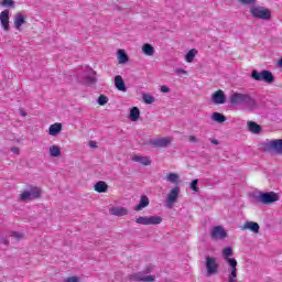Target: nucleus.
Returning a JSON list of instances; mask_svg holds the SVG:
<instances>
[{"label":"nucleus","instance_id":"473e14b6","mask_svg":"<svg viewBox=\"0 0 282 282\" xmlns=\"http://www.w3.org/2000/svg\"><path fill=\"white\" fill-rule=\"evenodd\" d=\"M142 98H143V102H145V105H153V102H155V97L151 96L149 94H143Z\"/></svg>","mask_w":282,"mask_h":282},{"label":"nucleus","instance_id":"a19ab883","mask_svg":"<svg viewBox=\"0 0 282 282\" xmlns=\"http://www.w3.org/2000/svg\"><path fill=\"white\" fill-rule=\"evenodd\" d=\"M188 141H189V142H194V143L199 142V140H198L195 135H189V137H188Z\"/></svg>","mask_w":282,"mask_h":282},{"label":"nucleus","instance_id":"2f4dec72","mask_svg":"<svg viewBox=\"0 0 282 282\" xmlns=\"http://www.w3.org/2000/svg\"><path fill=\"white\" fill-rule=\"evenodd\" d=\"M29 193L31 195V199H39V197H41V189H39V187H32Z\"/></svg>","mask_w":282,"mask_h":282},{"label":"nucleus","instance_id":"72a5a7b5","mask_svg":"<svg viewBox=\"0 0 282 282\" xmlns=\"http://www.w3.org/2000/svg\"><path fill=\"white\" fill-rule=\"evenodd\" d=\"M98 105H100L101 107H105V105H107V102H109V98H107V96L105 95H100L97 99Z\"/></svg>","mask_w":282,"mask_h":282},{"label":"nucleus","instance_id":"2eb2a0df","mask_svg":"<svg viewBox=\"0 0 282 282\" xmlns=\"http://www.w3.org/2000/svg\"><path fill=\"white\" fill-rule=\"evenodd\" d=\"M212 101L214 105H224V102H226V95L223 90H217L212 95Z\"/></svg>","mask_w":282,"mask_h":282},{"label":"nucleus","instance_id":"ddd939ff","mask_svg":"<svg viewBox=\"0 0 282 282\" xmlns=\"http://www.w3.org/2000/svg\"><path fill=\"white\" fill-rule=\"evenodd\" d=\"M86 72L87 74L83 79L84 85H96V83H98V79L96 78V72L89 67H86Z\"/></svg>","mask_w":282,"mask_h":282},{"label":"nucleus","instance_id":"c03bdc74","mask_svg":"<svg viewBox=\"0 0 282 282\" xmlns=\"http://www.w3.org/2000/svg\"><path fill=\"white\" fill-rule=\"evenodd\" d=\"M11 153L19 154V148H11Z\"/></svg>","mask_w":282,"mask_h":282},{"label":"nucleus","instance_id":"412c9836","mask_svg":"<svg viewBox=\"0 0 282 282\" xmlns=\"http://www.w3.org/2000/svg\"><path fill=\"white\" fill-rule=\"evenodd\" d=\"M132 162H139V164H143V166H151V159H149V156L134 155L132 156Z\"/></svg>","mask_w":282,"mask_h":282},{"label":"nucleus","instance_id":"49530a36","mask_svg":"<svg viewBox=\"0 0 282 282\" xmlns=\"http://www.w3.org/2000/svg\"><path fill=\"white\" fill-rule=\"evenodd\" d=\"M20 113H21V116H23V117L28 116V112H25V111H23V110H20Z\"/></svg>","mask_w":282,"mask_h":282},{"label":"nucleus","instance_id":"393cba45","mask_svg":"<svg viewBox=\"0 0 282 282\" xmlns=\"http://www.w3.org/2000/svg\"><path fill=\"white\" fill-rule=\"evenodd\" d=\"M129 119L132 122H138V120H140V109L138 107L131 108Z\"/></svg>","mask_w":282,"mask_h":282},{"label":"nucleus","instance_id":"37998d69","mask_svg":"<svg viewBox=\"0 0 282 282\" xmlns=\"http://www.w3.org/2000/svg\"><path fill=\"white\" fill-rule=\"evenodd\" d=\"M89 147L91 148V149H97V144H96V142L95 141H90L89 142Z\"/></svg>","mask_w":282,"mask_h":282},{"label":"nucleus","instance_id":"f8f14e48","mask_svg":"<svg viewBox=\"0 0 282 282\" xmlns=\"http://www.w3.org/2000/svg\"><path fill=\"white\" fill-rule=\"evenodd\" d=\"M149 144H151V147H155L156 149H166V147L171 144V138L150 139Z\"/></svg>","mask_w":282,"mask_h":282},{"label":"nucleus","instance_id":"c756f323","mask_svg":"<svg viewBox=\"0 0 282 282\" xmlns=\"http://www.w3.org/2000/svg\"><path fill=\"white\" fill-rule=\"evenodd\" d=\"M118 61H119L120 65H122L129 61V56H127V52H124V50L118 51Z\"/></svg>","mask_w":282,"mask_h":282},{"label":"nucleus","instance_id":"20e7f679","mask_svg":"<svg viewBox=\"0 0 282 282\" xmlns=\"http://www.w3.org/2000/svg\"><path fill=\"white\" fill-rule=\"evenodd\" d=\"M254 199L260 204H274V202H279V194L274 192H260L253 195Z\"/></svg>","mask_w":282,"mask_h":282},{"label":"nucleus","instance_id":"ea45409f","mask_svg":"<svg viewBox=\"0 0 282 282\" xmlns=\"http://www.w3.org/2000/svg\"><path fill=\"white\" fill-rule=\"evenodd\" d=\"M161 91L162 94H169V91H171V88H169V86H161Z\"/></svg>","mask_w":282,"mask_h":282},{"label":"nucleus","instance_id":"1a4fd4ad","mask_svg":"<svg viewBox=\"0 0 282 282\" xmlns=\"http://www.w3.org/2000/svg\"><path fill=\"white\" fill-rule=\"evenodd\" d=\"M206 269H207V274L209 276H213V274H217V270H219V264H217V259L214 257H207Z\"/></svg>","mask_w":282,"mask_h":282},{"label":"nucleus","instance_id":"f03ea898","mask_svg":"<svg viewBox=\"0 0 282 282\" xmlns=\"http://www.w3.org/2000/svg\"><path fill=\"white\" fill-rule=\"evenodd\" d=\"M223 257L231 268V273L228 276V282H237V259L232 257V248L227 247L223 250Z\"/></svg>","mask_w":282,"mask_h":282},{"label":"nucleus","instance_id":"f257e3e1","mask_svg":"<svg viewBox=\"0 0 282 282\" xmlns=\"http://www.w3.org/2000/svg\"><path fill=\"white\" fill-rule=\"evenodd\" d=\"M229 102L232 107H243L248 111L257 109V101L248 94L234 93L229 98Z\"/></svg>","mask_w":282,"mask_h":282},{"label":"nucleus","instance_id":"6e6552de","mask_svg":"<svg viewBox=\"0 0 282 282\" xmlns=\"http://www.w3.org/2000/svg\"><path fill=\"white\" fill-rule=\"evenodd\" d=\"M177 197H180V186L173 187L167 194L165 204L167 208H173V204L177 202Z\"/></svg>","mask_w":282,"mask_h":282},{"label":"nucleus","instance_id":"b1692460","mask_svg":"<svg viewBox=\"0 0 282 282\" xmlns=\"http://www.w3.org/2000/svg\"><path fill=\"white\" fill-rule=\"evenodd\" d=\"M59 131H63V124L61 123L51 124L48 128L50 135H58Z\"/></svg>","mask_w":282,"mask_h":282},{"label":"nucleus","instance_id":"79ce46f5","mask_svg":"<svg viewBox=\"0 0 282 282\" xmlns=\"http://www.w3.org/2000/svg\"><path fill=\"white\" fill-rule=\"evenodd\" d=\"M175 73L176 74H187L186 70L183 68H176Z\"/></svg>","mask_w":282,"mask_h":282},{"label":"nucleus","instance_id":"e433bc0d","mask_svg":"<svg viewBox=\"0 0 282 282\" xmlns=\"http://www.w3.org/2000/svg\"><path fill=\"white\" fill-rule=\"evenodd\" d=\"M20 199L22 202H28V199H32V196L30 194V191H25L20 195Z\"/></svg>","mask_w":282,"mask_h":282},{"label":"nucleus","instance_id":"58836bf2","mask_svg":"<svg viewBox=\"0 0 282 282\" xmlns=\"http://www.w3.org/2000/svg\"><path fill=\"white\" fill-rule=\"evenodd\" d=\"M239 3H242V6H252V3H256L257 0H238Z\"/></svg>","mask_w":282,"mask_h":282},{"label":"nucleus","instance_id":"a211bd4d","mask_svg":"<svg viewBox=\"0 0 282 282\" xmlns=\"http://www.w3.org/2000/svg\"><path fill=\"white\" fill-rule=\"evenodd\" d=\"M115 87L119 90V91H127V84H124V79H122V76L117 75L115 77Z\"/></svg>","mask_w":282,"mask_h":282},{"label":"nucleus","instance_id":"cd10ccee","mask_svg":"<svg viewBox=\"0 0 282 282\" xmlns=\"http://www.w3.org/2000/svg\"><path fill=\"white\" fill-rule=\"evenodd\" d=\"M165 180L171 184H180V175H177L176 173L166 174Z\"/></svg>","mask_w":282,"mask_h":282},{"label":"nucleus","instance_id":"39448f33","mask_svg":"<svg viewBox=\"0 0 282 282\" xmlns=\"http://www.w3.org/2000/svg\"><path fill=\"white\" fill-rule=\"evenodd\" d=\"M250 13L254 19H261L262 21H268L272 17L270 9H265V7L253 6L250 9Z\"/></svg>","mask_w":282,"mask_h":282},{"label":"nucleus","instance_id":"bb28decb","mask_svg":"<svg viewBox=\"0 0 282 282\" xmlns=\"http://www.w3.org/2000/svg\"><path fill=\"white\" fill-rule=\"evenodd\" d=\"M142 52L145 56H153L155 54V48L151 44L147 43L142 46Z\"/></svg>","mask_w":282,"mask_h":282},{"label":"nucleus","instance_id":"a878e982","mask_svg":"<svg viewBox=\"0 0 282 282\" xmlns=\"http://www.w3.org/2000/svg\"><path fill=\"white\" fill-rule=\"evenodd\" d=\"M212 120L218 124H224V122H226V116H224L221 112H214L212 115Z\"/></svg>","mask_w":282,"mask_h":282},{"label":"nucleus","instance_id":"7ed1b4c3","mask_svg":"<svg viewBox=\"0 0 282 282\" xmlns=\"http://www.w3.org/2000/svg\"><path fill=\"white\" fill-rule=\"evenodd\" d=\"M251 78L253 80L267 83L268 85H272V83H274V75L270 70L259 72L257 69H253L251 72Z\"/></svg>","mask_w":282,"mask_h":282},{"label":"nucleus","instance_id":"4c0bfd02","mask_svg":"<svg viewBox=\"0 0 282 282\" xmlns=\"http://www.w3.org/2000/svg\"><path fill=\"white\" fill-rule=\"evenodd\" d=\"M11 237L17 239V241H21V239H23V234L18 232V231H11Z\"/></svg>","mask_w":282,"mask_h":282},{"label":"nucleus","instance_id":"5701e85b","mask_svg":"<svg viewBox=\"0 0 282 282\" xmlns=\"http://www.w3.org/2000/svg\"><path fill=\"white\" fill-rule=\"evenodd\" d=\"M96 193H107L109 191V185L105 181H99L95 184Z\"/></svg>","mask_w":282,"mask_h":282},{"label":"nucleus","instance_id":"6ab92c4d","mask_svg":"<svg viewBox=\"0 0 282 282\" xmlns=\"http://www.w3.org/2000/svg\"><path fill=\"white\" fill-rule=\"evenodd\" d=\"M259 225L254 221H247L242 226V230H251V232H254L256 235L259 234Z\"/></svg>","mask_w":282,"mask_h":282},{"label":"nucleus","instance_id":"aec40b11","mask_svg":"<svg viewBox=\"0 0 282 282\" xmlns=\"http://www.w3.org/2000/svg\"><path fill=\"white\" fill-rule=\"evenodd\" d=\"M25 23V17L23 15V13H17L14 21H13V25L15 28V30H21V26Z\"/></svg>","mask_w":282,"mask_h":282},{"label":"nucleus","instance_id":"dca6fc26","mask_svg":"<svg viewBox=\"0 0 282 282\" xmlns=\"http://www.w3.org/2000/svg\"><path fill=\"white\" fill-rule=\"evenodd\" d=\"M247 129L248 131H250V133H253L256 135H259V133H261L262 131L261 126L254 121H247Z\"/></svg>","mask_w":282,"mask_h":282},{"label":"nucleus","instance_id":"0eeeda50","mask_svg":"<svg viewBox=\"0 0 282 282\" xmlns=\"http://www.w3.org/2000/svg\"><path fill=\"white\" fill-rule=\"evenodd\" d=\"M151 272V268H148L145 272H138L129 275L130 281H142V282H153L155 281V275H147Z\"/></svg>","mask_w":282,"mask_h":282},{"label":"nucleus","instance_id":"f704fd0d","mask_svg":"<svg viewBox=\"0 0 282 282\" xmlns=\"http://www.w3.org/2000/svg\"><path fill=\"white\" fill-rule=\"evenodd\" d=\"M197 184H199V180H193L189 184L191 191H194V193H199V188L197 187Z\"/></svg>","mask_w":282,"mask_h":282},{"label":"nucleus","instance_id":"4be33fe9","mask_svg":"<svg viewBox=\"0 0 282 282\" xmlns=\"http://www.w3.org/2000/svg\"><path fill=\"white\" fill-rule=\"evenodd\" d=\"M147 206H149V197L147 195H142L139 204L134 207V210L140 212L143 208H147Z\"/></svg>","mask_w":282,"mask_h":282},{"label":"nucleus","instance_id":"f3484780","mask_svg":"<svg viewBox=\"0 0 282 282\" xmlns=\"http://www.w3.org/2000/svg\"><path fill=\"white\" fill-rule=\"evenodd\" d=\"M109 213L110 215H115V217H124L126 215H129V209L124 207H112Z\"/></svg>","mask_w":282,"mask_h":282},{"label":"nucleus","instance_id":"9b49d317","mask_svg":"<svg viewBox=\"0 0 282 282\" xmlns=\"http://www.w3.org/2000/svg\"><path fill=\"white\" fill-rule=\"evenodd\" d=\"M0 24L4 32H10V10L6 9L0 13Z\"/></svg>","mask_w":282,"mask_h":282},{"label":"nucleus","instance_id":"9d476101","mask_svg":"<svg viewBox=\"0 0 282 282\" xmlns=\"http://www.w3.org/2000/svg\"><path fill=\"white\" fill-rule=\"evenodd\" d=\"M226 237H228V232H226L221 226H216L210 231V238L214 239V241L226 239Z\"/></svg>","mask_w":282,"mask_h":282},{"label":"nucleus","instance_id":"423d86ee","mask_svg":"<svg viewBox=\"0 0 282 282\" xmlns=\"http://www.w3.org/2000/svg\"><path fill=\"white\" fill-rule=\"evenodd\" d=\"M137 224H140L141 226H158L162 224V217L160 216H140L135 219Z\"/></svg>","mask_w":282,"mask_h":282},{"label":"nucleus","instance_id":"7c9ffc66","mask_svg":"<svg viewBox=\"0 0 282 282\" xmlns=\"http://www.w3.org/2000/svg\"><path fill=\"white\" fill-rule=\"evenodd\" d=\"M195 56H197V50L192 48L189 52L185 55L186 63H193L195 61Z\"/></svg>","mask_w":282,"mask_h":282},{"label":"nucleus","instance_id":"c9c22d12","mask_svg":"<svg viewBox=\"0 0 282 282\" xmlns=\"http://www.w3.org/2000/svg\"><path fill=\"white\" fill-rule=\"evenodd\" d=\"M2 8H14V0H2Z\"/></svg>","mask_w":282,"mask_h":282},{"label":"nucleus","instance_id":"4468645a","mask_svg":"<svg viewBox=\"0 0 282 282\" xmlns=\"http://www.w3.org/2000/svg\"><path fill=\"white\" fill-rule=\"evenodd\" d=\"M267 148L270 151H274L279 155H282V139H274L267 143Z\"/></svg>","mask_w":282,"mask_h":282},{"label":"nucleus","instance_id":"a18cd8bd","mask_svg":"<svg viewBox=\"0 0 282 282\" xmlns=\"http://www.w3.org/2000/svg\"><path fill=\"white\" fill-rule=\"evenodd\" d=\"M210 142H212V144H219V140H217V139H210Z\"/></svg>","mask_w":282,"mask_h":282},{"label":"nucleus","instance_id":"c85d7f7f","mask_svg":"<svg viewBox=\"0 0 282 282\" xmlns=\"http://www.w3.org/2000/svg\"><path fill=\"white\" fill-rule=\"evenodd\" d=\"M48 151L51 158H61V148H58V145H51Z\"/></svg>","mask_w":282,"mask_h":282}]
</instances>
